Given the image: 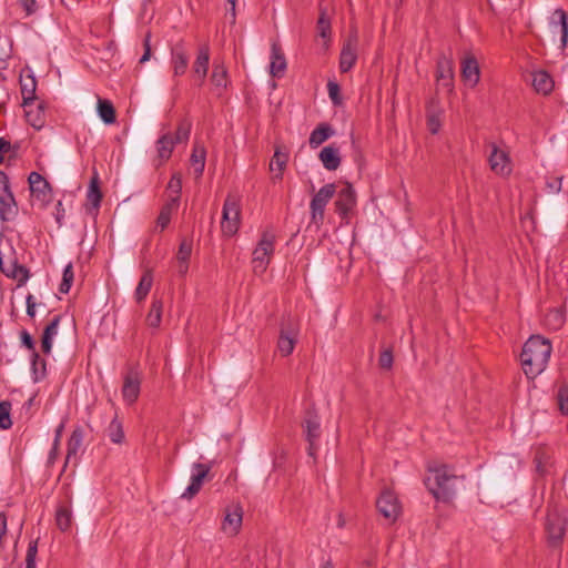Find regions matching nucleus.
<instances>
[{
	"mask_svg": "<svg viewBox=\"0 0 568 568\" xmlns=\"http://www.w3.org/2000/svg\"><path fill=\"white\" fill-rule=\"evenodd\" d=\"M27 16H31L37 11V0H18Z\"/></svg>",
	"mask_w": 568,
	"mask_h": 568,
	"instance_id": "nucleus-57",
	"label": "nucleus"
},
{
	"mask_svg": "<svg viewBox=\"0 0 568 568\" xmlns=\"http://www.w3.org/2000/svg\"><path fill=\"white\" fill-rule=\"evenodd\" d=\"M567 519L557 508L548 509L545 530L550 546L560 545L566 532Z\"/></svg>",
	"mask_w": 568,
	"mask_h": 568,
	"instance_id": "nucleus-6",
	"label": "nucleus"
},
{
	"mask_svg": "<svg viewBox=\"0 0 568 568\" xmlns=\"http://www.w3.org/2000/svg\"><path fill=\"white\" fill-rule=\"evenodd\" d=\"M356 38L348 39V41L342 48L339 55V69L343 73L348 72L356 63Z\"/></svg>",
	"mask_w": 568,
	"mask_h": 568,
	"instance_id": "nucleus-17",
	"label": "nucleus"
},
{
	"mask_svg": "<svg viewBox=\"0 0 568 568\" xmlns=\"http://www.w3.org/2000/svg\"><path fill=\"white\" fill-rule=\"evenodd\" d=\"M73 280H74L73 266H72V263H69L63 270L62 281L59 285V292L62 294H68L72 286Z\"/></svg>",
	"mask_w": 568,
	"mask_h": 568,
	"instance_id": "nucleus-45",
	"label": "nucleus"
},
{
	"mask_svg": "<svg viewBox=\"0 0 568 568\" xmlns=\"http://www.w3.org/2000/svg\"><path fill=\"white\" fill-rule=\"evenodd\" d=\"M11 150V143L4 138H0V164L4 161V154L9 153Z\"/></svg>",
	"mask_w": 568,
	"mask_h": 568,
	"instance_id": "nucleus-60",
	"label": "nucleus"
},
{
	"mask_svg": "<svg viewBox=\"0 0 568 568\" xmlns=\"http://www.w3.org/2000/svg\"><path fill=\"white\" fill-rule=\"evenodd\" d=\"M21 343L23 346H26L29 351L32 352V359H31V368L32 373L36 375V379H38V368L37 363L40 361V355L36 351L34 341L31 334L27 331L21 332Z\"/></svg>",
	"mask_w": 568,
	"mask_h": 568,
	"instance_id": "nucleus-39",
	"label": "nucleus"
},
{
	"mask_svg": "<svg viewBox=\"0 0 568 568\" xmlns=\"http://www.w3.org/2000/svg\"><path fill=\"white\" fill-rule=\"evenodd\" d=\"M83 438H84V432H83L82 427H80V426L75 427L72 430L71 436L68 440L65 465L68 464V462L70 460V458L72 456H77L79 449L82 446Z\"/></svg>",
	"mask_w": 568,
	"mask_h": 568,
	"instance_id": "nucleus-34",
	"label": "nucleus"
},
{
	"mask_svg": "<svg viewBox=\"0 0 568 568\" xmlns=\"http://www.w3.org/2000/svg\"><path fill=\"white\" fill-rule=\"evenodd\" d=\"M488 162L491 171L496 174L507 175L511 172L508 154L499 150L496 144H491V152L488 156Z\"/></svg>",
	"mask_w": 568,
	"mask_h": 568,
	"instance_id": "nucleus-15",
	"label": "nucleus"
},
{
	"mask_svg": "<svg viewBox=\"0 0 568 568\" xmlns=\"http://www.w3.org/2000/svg\"><path fill=\"white\" fill-rule=\"evenodd\" d=\"M152 284H153L152 271L146 270L143 273V275L135 288L134 296H135V300L138 303H141L142 301H144L146 298L148 294L151 291Z\"/></svg>",
	"mask_w": 568,
	"mask_h": 568,
	"instance_id": "nucleus-35",
	"label": "nucleus"
},
{
	"mask_svg": "<svg viewBox=\"0 0 568 568\" xmlns=\"http://www.w3.org/2000/svg\"><path fill=\"white\" fill-rule=\"evenodd\" d=\"M327 92L334 105H339L342 103L341 88L337 82L328 81Z\"/></svg>",
	"mask_w": 568,
	"mask_h": 568,
	"instance_id": "nucleus-53",
	"label": "nucleus"
},
{
	"mask_svg": "<svg viewBox=\"0 0 568 568\" xmlns=\"http://www.w3.org/2000/svg\"><path fill=\"white\" fill-rule=\"evenodd\" d=\"M433 476L425 479V485L434 498L438 501L449 503L456 495V484L463 480L464 476H457L450 471L447 465L430 468Z\"/></svg>",
	"mask_w": 568,
	"mask_h": 568,
	"instance_id": "nucleus-2",
	"label": "nucleus"
},
{
	"mask_svg": "<svg viewBox=\"0 0 568 568\" xmlns=\"http://www.w3.org/2000/svg\"><path fill=\"white\" fill-rule=\"evenodd\" d=\"M554 14L557 16L559 19L558 23L560 26V33H561L560 43H561V48L565 49L567 47V42H568L567 14L562 9H557Z\"/></svg>",
	"mask_w": 568,
	"mask_h": 568,
	"instance_id": "nucleus-47",
	"label": "nucleus"
},
{
	"mask_svg": "<svg viewBox=\"0 0 568 568\" xmlns=\"http://www.w3.org/2000/svg\"><path fill=\"white\" fill-rule=\"evenodd\" d=\"M243 519V510L242 507L236 504L231 507H227L225 510V517L223 521V529H230L233 534H236L241 528Z\"/></svg>",
	"mask_w": 568,
	"mask_h": 568,
	"instance_id": "nucleus-21",
	"label": "nucleus"
},
{
	"mask_svg": "<svg viewBox=\"0 0 568 568\" xmlns=\"http://www.w3.org/2000/svg\"><path fill=\"white\" fill-rule=\"evenodd\" d=\"M26 303H27V314H28V316L34 317V315H36V306H37L34 297L31 294H29L27 296V298H26Z\"/></svg>",
	"mask_w": 568,
	"mask_h": 568,
	"instance_id": "nucleus-61",
	"label": "nucleus"
},
{
	"mask_svg": "<svg viewBox=\"0 0 568 568\" xmlns=\"http://www.w3.org/2000/svg\"><path fill=\"white\" fill-rule=\"evenodd\" d=\"M562 176L548 178L546 181V187L549 193H559L561 190Z\"/></svg>",
	"mask_w": 568,
	"mask_h": 568,
	"instance_id": "nucleus-55",
	"label": "nucleus"
},
{
	"mask_svg": "<svg viewBox=\"0 0 568 568\" xmlns=\"http://www.w3.org/2000/svg\"><path fill=\"white\" fill-rule=\"evenodd\" d=\"M192 240L183 239L180 243L179 251L176 254L178 262L189 263L190 256L192 254Z\"/></svg>",
	"mask_w": 568,
	"mask_h": 568,
	"instance_id": "nucleus-51",
	"label": "nucleus"
},
{
	"mask_svg": "<svg viewBox=\"0 0 568 568\" xmlns=\"http://www.w3.org/2000/svg\"><path fill=\"white\" fill-rule=\"evenodd\" d=\"M205 154L206 152L203 145L194 144L190 161L197 176H201L204 172Z\"/></svg>",
	"mask_w": 568,
	"mask_h": 568,
	"instance_id": "nucleus-36",
	"label": "nucleus"
},
{
	"mask_svg": "<svg viewBox=\"0 0 568 568\" xmlns=\"http://www.w3.org/2000/svg\"><path fill=\"white\" fill-rule=\"evenodd\" d=\"M20 89L22 94V105L24 108H30L37 101L36 90H37V80L32 73L27 75H20Z\"/></svg>",
	"mask_w": 568,
	"mask_h": 568,
	"instance_id": "nucleus-16",
	"label": "nucleus"
},
{
	"mask_svg": "<svg viewBox=\"0 0 568 568\" xmlns=\"http://www.w3.org/2000/svg\"><path fill=\"white\" fill-rule=\"evenodd\" d=\"M317 33L321 38L325 40H329L331 38V20L326 16L325 10H321L317 23H316Z\"/></svg>",
	"mask_w": 568,
	"mask_h": 568,
	"instance_id": "nucleus-44",
	"label": "nucleus"
},
{
	"mask_svg": "<svg viewBox=\"0 0 568 568\" xmlns=\"http://www.w3.org/2000/svg\"><path fill=\"white\" fill-rule=\"evenodd\" d=\"M318 159L327 171H335L341 165L338 148L333 144L324 146L318 154Z\"/></svg>",
	"mask_w": 568,
	"mask_h": 568,
	"instance_id": "nucleus-22",
	"label": "nucleus"
},
{
	"mask_svg": "<svg viewBox=\"0 0 568 568\" xmlns=\"http://www.w3.org/2000/svg\"><path fill=\"white\" fill-rule=\"evenodd\" d=\"M55 523L61 531H67L72 525L71 500L68 505H60L55 511Z\"/></svg>",
	"mask_w": 568,
	"mask_h": 568,
	"instance_id": "nucleus-33",
	"label": "nucleus"
},
{
	"mask_svg": "<svg viewBox=\"0 0 568 568\" xmlns=\"http://www.w3.org/2000/svg\"><path fill=\"white\" fill-rule=\"evenodd\" d=\"M168 190L171 192L170 199H176L178 205L180 204L182 191V176L180 173H174L168 183Z\"/></svg>",
	"mask_w": 568,
	"mask_h": 568,
	"instance_id": "nucleus-48",
	"label": "nucleus"
},
{
	"mask_svg": "<svg viewBox=\"0 0 568 568\" xmlns=\"http://www.w3.org/2000/svg\"><path fill=\"white\" fill-rule=\"evenodd\" d=\"M551 351L552 346L549 339L540 335H532L525 342L520 363L528 378L532 379L546 369Z\"/></svg>",
	"mask_w": 568,
	"mask_h": 568,
	"instance_id": "nucleus-1",
	"label": "nucleus"
},
{
	"mask_svg": "<svg viewBox=\"0 0 568 568\" xmlns=\"http://www.w3.org/2000/svg\"><path fill=\"white\" fill-rule=\"evenodd\" d=\"M190 55L183 42H178L171 49V67L173 77H181L186 72Z\"/></svg>",
	"mask_w": 568,
	"mask_h": 568,
	"instance_id": "nucleus-14",
	"label": "nucleus"
},
{
	"mask_svg": "<svg viewBox=\"0 0 568 568\" xmlns=\"http://www.w3.org/2000/svg\"><path fill=\"white\" fill-rule=\"evenodd\" d=\"M212 83L220 89H225L227 85V70L223 64L215 63L211 74Z\"/></svg>",
	"mask_w": 568,
	"mask_h": 568,
	"instance_id": "nucleus-43",
	"label": "nucleus"
},
{
	"mask_svg": "<svg viewBox=\"0 0 568 568\" xmlns=\"http://www.w3.org/2000/svg\"><path fill=\"white\" fill-rule=\"evenodd\" d=\"M106 434L113 444H122L123 443L124 437H125L124 430H123V425L119 420L116 414L113 417V419L111 420V423L109 424V426L106 428Z\"/></svg>",
	"mask_w": 568,
	"mask_h": 568,
	"instance_id": "nucleus-40",
	"label": "nucleus"
},
{
	"mask_svg": "<svg viewBox=\"0 0 568 568\" xmlns=\"http://www.w3.org/2000/svg\"><path fill=\"white\" fill-rule=\"evenodd\" d=\"M32 196L43 205L51 200L52 187L50 183L38 172H31L28 178Z\"/></svg>",
	"mask_w": 568,
	"mask_h": 568,
	"instance_id": "nucleus-12",
	"label": "nucleus"
},
{
	"mask_svg": "<svg viewBox=\"0 0 568 568\" xmlns=\"http://www.w3.org/2000/svg\"><path fill=\"white\" fill-rule=\"evenodd\" d=\"M60 321L61 315H55L43 331L41 338V349L44 354H50L52 349V338L58 334Z\"/></svg>",
	"mask_w": 568,
	"mask_h": 568,
	"instance_id": "nucleus-26",
	"label": "nucleus"
},
{
	"mask_svg": "<svg viewBox=\"0 0 568 568\" xmlns=\"http://www.w3.org/2000/svg\"><path fill=\"white\" fill-rule=\"evenodd\" d=\"M175 142L170 133L161 135L156 141L158 156L162 162L168 161L171 158Z\"/></svg>",
	"mask_w": 568,
	"mask_h": 568,
	"instance_id": "nucleus-31",
	"label": "nucleus"
},
{
	"mask_svg": "<svg viewBox=\"0 0 568 568\" xmlns=\"http://www.w3.org/2000/svg\"><path fill=\"white\" fill-rule=\"evenodd\" d=\"M275 235L271 232H264L257 243L256 248L253 251L254 270L264 272L270 263L271 256L274 253Z\"/></svg>",
	"mask_w": 568,
	"mask_h": 568,
	"instance_id": "nucleus-7",
	"label": "nucleus"
},
{
	"mask_svg": "<svg viewBox=\"0 0 568 568\" xmlns=\"http://www.w3.org/2000/svg\"><path fill=\"white\" fill-rule=\"evenodd\" d=\"M210 63V48L203 44L199 48L196 59L192 65V74L199 87L203 85Z\"/></svg>",
	"mask_w": 568,
	"mask_h": 568,
	"instance_id": "nucleus-13",
	"label": "nucleus"
},
{
	"mask_svg": "<svg viewBox=\"0 0 568 568\" xmlns=\"http://www.w3.org/2000/svg\"><path fill=\"white\" fill-rule=\"evenodd\" d=\"M462 77L470 87H475L478 83L480 71L475 57H466L462 61Z\"/></svg>",
	"mask_w": 568,
	"mask_h": 568,
	"instance_id": "nucleus-20",
	"label": "nucleus"
},
{
	"mask_svg": "<svg viewBox=\"0 0 568 568\" xmlns=\"http://www.w3.org/2000/svg\"><path fill=\"white\" fill-rule=\"evenodd\" d=\"M200 490H201V487L196 486L195 484L190 483V485L186 487L184 493L181 495V498L192 499Z\"/></svg>",
	"mask_w": 568,
	"mask_h": 568,
	"instance_id": "nucleus-59",
	"label": "nucleus"
},
{
	"mask_svg": "<svg viewBox=\"0 0 568 568\" xmlns=\"http://www.w3.org/2000/svg\"><path fill=\"white\" fill-rule=\"evenodd\" d=\"M0 271L8 277L14 278L18 281V286L26 284V282L30 277L29 270L19 264L17 260L12 261L9 265H4L3 263L0 265Z\"/></svg>",
	"mask_w": 568,
	"mask_h": 568,
	"instance_id": "nucleus-19",
	"label": "nucleus"
},
{
	"mask_svg": "<svg viewBox=\"0 0 568 568\" xmlns=\"http://www.w3.org/2000/svg\"><path fill=\"white\" fill-rule=\"evenodd\" d=\"M336 193V185L328 183L322 186L312 197L310 203L311 224L320 229L324 223L325 207Z\"/></svg>",
	"mask_w": 568,
	"mask_h": 568,
	"instance_id": "nucleus-4",
	"label": "nucleus"
},
{
	"mask_svg": "<svg viewBox=\"0 0 568 568\" xmlns=\"http://www.w3.org/2000/svg\"><path fill=\"white\" fill-rule=\"evenodd\" d=\"M179 207L176 199H169V201L161 207L160 214L158 216L156 223L161 227V230H164L170 221L171 215L174 211H176Z\"/></svg>",
	"mask_w": 568,
	"mask_h": 568,
	"instance_id": "nucleus-37",
	"label": "nucleus"
},
{
	"mask_svg": "<svg viewBox=\"0 0 568 568\" xmlns=\"http://www.w3.org/2000/svg\"><path fill=\"white\" fill-rule=\"evenodd\" d=\"M532 87L542 94H548L554 89V81L546 71H537L532 74Z\"/></svg>",
	"mask_w": 568,
	"mask_h": 568,
	"instance_id": "nucleus-32",
	"label": "nucleus"
},
{
	"mask_svg": "<svg viewBox=\"0 0 568 568\" xmlns=\"http://www.w3.org/2000/svg\"><path fill=\"white\" fill-rule=\"evenodd\" d=\"M286 59L281 47L276 42H273L271 48V75L274 78H282L286 70Z\"/></svg>",
	"mask_w": 568,
	"mask_h": 568,
	"instance_id": "nucleus-18",
	"label": "nucleus"
},
{
	"mask_svg": "<svg viewBox=\"0 0 568 568\" xmlns=\"http://www.w3.org/2000/svg\"><path fill=\"white\" fill-rule=\"evenodd\" d=\"M394 357L390 349H384L378 358V365L382 369H390L393 366Z\"/></svg>",
	"mask_w": 568,
	"mask_h": 568,
	"instance_id": "nucleus-54",
	"label": "nucleus"
},
{
	"mask_svg": "<svg viewBox=\"0 0 568 568\" xmlns=\"http://www.w3.org/2000/svg\"><path fill=\"white\" fill-rule=\"evenodd\" d=\"M24 109L28 123L34 129L40 130L45 122V108L43 102L34 103L32 106Z\"/></svg>",
	"mask_w": 568,
	"mask_h": 568,
	"instance_id": "nucleus-24",
	"label": "nucleus"
},
{
	"mask_svg": "<svg viewBox=\"0 0 568 568\" xmlns=\"http://www.w3.org/2000/svg\"><path fill=\"white\" fill-rule=\"evenodd\" d=\"M226 2L230 4V9L227 10L226 16L230 14L231 22L234 23L235 19H236V9L235 8H236L237 0H226Z\"/></svg>",
	"mask_w": 568,
	"mask_h": 568,
	"instance_id": "nucleus-63",
	"label": "nucleus"
},
{
	"mask_svg": "<svg viewBox=\"0 0 568 568\" xmlns=\"http://www.w3.org/2000/svg\"><path fill=\"white\" fill-rule=\"evenodd\" d=\"M141 390V376L135 367L129 368L123 377L122 397L128 405L134 404Z\"/></svg>",
	"mask_w": 568,
	"mask_h": 568,
	"instance_id": "nucleus-8",
	"label": "nucleus"
},
{
	"mask_svg": "<svg viewBox=\"0 0 568 568\" xmlns=\"http://www.w3.org/2000/svg\"><path fill=\"white\" fill-rule=\"evenodd\" d=\"M381 515L395 521L400 513V506L396 495L390 490H384L376 501Z\"/></svg>",
	"mask_w": 568,
	"mask_h": 568,
	"instance_id": "nucleus-11",
	"label": "nucleus"
},
{
	"mask_svg": "<svg viewBox=\"0 0 568 568\" xmlns=\"http://www.w3.org/2000/svg\"><path fill=\"white\" fill-rule=\"evenodd\" d=\"M302 427L305 440L308 443L307 453L311 457H315L318 450L322 428L321 418L314 405L305 410Z\"/></svg>",
	"mask_w": 568,
	"mask_h": 568,
	"instance_id": "nucleus-3",
	"label": "nucleus"
},
{
	"mask_svg": "<svg viewBox=\"0 0 568 568\" xmlns=\"http://www.w3.org/2000/svg\"><path fill=\"white\" fill-rule=\"evenodd\" d=\"M97 112L104 124L110 125L116 121V112L111 101L98 98Z\"/></svg>",
	"mask_w": 568,
	"mask_h": 568,
	"instance_id": "nucleus-30",
	"label": "nucleus"
},
{
	"mask_svg": "<svg viewBox=\"0 0 568 568\" xmlns=\"http://www.w3.org/2000/svg\"><path fill=\"white\" fill-rule=\"evenodd\" d=\"M211 470V464L194 463L192 465L191 483L202 487L205 477Z\"/></svg>",
	"mask_w": 568,
	"mask_h": 568,
	"instance_id": "nucleus-41",
	"label": "nucleus"
},
{
	"mask_svg": "<svg viewBox=\"0 0 568 568\" xmlns=\"http://www.w3.org/2000/svg\"><path fill=\"white\" fill-rule=\"evenodd\" d=\"M288 160V154L285 152H282L280 149H276L274 152V155L270 163V169L273 171L275 168L278 170V173L275 174V179L281 180L283 176V170L286 166Z\"/></svg>",
	"mask_w": 568,
	"mask_h": 568,
	"instance_id": "nucleus-42",
	"label": "nucleus"
},
{
	"mask_svg": "<svg viewBox=\"0 0 568 568\" xmlns=\"http://www.w3.org/2000/svg\"><path fill=\"white\" fill-rule=\"evenodd\" d=\"M191 128L192 123L186 119L179 123L175 135L173 136L175 144L186 142L189 140Z\"/></svg>",
	"mask_w": 568,
	"mask_h": 568,
	"instance_id": "nucleus-46",
	"label": "nucleus"
},
{
	"mask_svg": "<svg viewBox=\"0 0 568 568\" xmlns=\"http://www.w3.org/2000/svg\"><path fill=\"white\" fill-rule=\"evenodd\" d=\"M356 205V193L351 183L345 185L338 191L335 201V211L343 219H348L351 212Z\"/></svg>",
	"mask_w": 568,
	"mask_h": 568,
	"instance_id": "nucleus-10",
	"label": "nucleus"
},
{
	"mask_svg": "<svg viewBox=\"0 0 568 568\" xmlns=\"http://www.w3.org/2000/svg\"><path fill=\"white\" fill-rule=\"evenodd\" d=\"M241 206L240 200L229 194L222 210L221 230L224 235L233 236L240 227Z\"/></svg>",
	"mask_w": 568,
	"mask_h": 568,
	"instance_id": "nucleus-5",
	"label": "nucleus"
},
{
	"mask_svg": "<svg viewBox=\"0 0 568 568\" xmlns=\"http://www.w3.org/2000/svg\"><path fill=\"white\" fill-rule=\"evenodd\" d=\"M87 201L91 204L92 209L95 211L99 210L102 201V192L100 189V179L97 171L93 172V175L90 179V184L87 192Z\"/></svg>",
	"mask_w": 568,
	"mask_h": 568,
	"instance_id": "nucleus-27",
	"label": "nucleus"
},
{
	"mask_svg": "<svg viewBox=\"0 0 568 568\" xmlns=\"http://www.w3.org/2000/svg\"><path fill=\"white\" fill-rule=\"evenodd\" d=\"M11 403L8 400L0 402V429H9L12 426L10 416Z\"/></svg>",
	"mask_w": 568,
	"mask_h": 568,
	"instance_id": "nucleus-49",
	"label": "nucleus"
},
{
	"mask_svg": "<svg viewBox=\"0 0 568 568\" xmlns=\"http://www.w3.org/2000/svg\"><path fill=\"white\" fill-rule=\"evenodd\" d=\"M335 134V131L328 123H320L312 132L308 139L312 149L318 148L322 143Z\"/></svg>",
	"mask_w": 568,
	"mask_h": 568,
	"instance_id": "nucleus-25",
	"label": "nucleus"
},
{
	"mask_svg": "<svg viewBox=\"0 0 568 568\" xmlns=\"http://www.w3.org/2000/svg\"><path fill=\"white\" fill-rule=\"evenodd\" d=\"M0 191H2L3 194L7 195L13 194L10 189L9 176L3 171H0Z\"/></svg>",
	"mask_w": 568,
	"mask_h": 568,
	"instance_id": "nucleus-58",
	"label": "nucleus"
},
{
	"mask_svg": "<svg viewBox=\"0 0 568 568\" xmlns=\"http://www.w3.org/2000/svg\"><path fill=\"white\" fill-rule=\"evenodd\" d=\"M296 344V338L293 329L281 328L277 348L282 356H288L293 353Z\"/></svg>",
	"mask_w": 568,
	"mask_h": 568,
	"instance_id": "nucleus-28",
	"label": "nucleus"
},
{
	"mask_svg": "<svg viewBox=\"0 0 568 568\" xmlns=\"http://www.w3.org/2000/svg\"><path fill=\"white\" fill-rule=\"evenodd\" d=\"M556 400L559 412L568 415V384H564L558 388Z\"/></svg>",
	"mask_w": 568,
	"mask_h": 568,
	"instance_id": "nucleus-50",
	"label": "nucleus"
},
{
	"mask_svg": "<svg viewBox=\"0 0 568 568\" xmlns=\"http://www.w3.org/2000/svg\"><path fill=\"white\" fill-rule=\"evenodd\" d=\"M151 34L148 33L143 40V47H144V52L142 54V57L140 58V63H144L146 61L150 60L151 58Z\"/></svg>",
	"mask_w": 568,
	"mask_h": 568,
	"instance_id": "nucleus-56",
	"label": "nucleus"
},
{
	"mask_svg": "<svg viewBox=\"0 0 568 568\" xmlns=\"http://www.w3.org/2000/svg\"><path fill=\"white\" fill-rule=\"evenodd\" d=\"M38 554V539L31 540L28 545L24 568H37L36 558Z\"/></svg>",
	"mask_w": 568,
	"mask_h": 568,
	"instance_id": "nucleus-52",
	"label": "nucleus"
},
{
	"mask_svg": "<svg viewBox=\"0 0 568 568\" xmlns=\"http://www.w3.org/2000/svg\"><path fill=\"white\" fill-rule=\"evenodd\" d=\"M55 209H57V216H55V219H57L58 224L61 225L62 224L61 221H62V219L64 216V209H63V205H62L61 201H59L57 203Z\"/></svg>",
	"mask_w": 568,
	"mask_h": 568,
	"instance_id": "nucleus-64",
	"label": "nucleus"
},
{
	"mask_svg": "<svg viewBox=\"0 0 568 568\" xmlns=\"http://www.w3.org/2000/svg\"><path fill=\"white\" fill-rule=\"evenodd\" d=\"M440 114L442 110L439 108L438 101L436 99H432L428 102L426 109L427 129L432 134H437L440 130Z\"/></svg>",
	"mask_w": 568,
	"mask_h": 568,
	"instance_id": "nucleus-23",
	"label": "nucleus"
},
{
	"mask_svg": "<svg viewBox=\"0 0 568 568\" xmlns=\"http://www.w3.org/2000/svg\"><path fill=\"white\" fill-rule=\"evenodd\" d=\"M163 311L162 300L153 298L150 311L146 315V324L150 327L158 328L161 324Z\"/></svg>",
	"mask_w": 568,
	"mask_h": 568,
	"instance_id": "nucleus-38",
	"label": "nucleus"
},
{
	"mask_svg": "<svg viewBox=\"0 0 568 568\" xmlns=\"http://www.w3.org/2000/svg\"><path fill=\"white\" fill-rule=\"evenodd\" d=\"M18 214V205L13 194L0 195V219L10 221Z\"/></svg>",
	"mask_w": 568,
	"mask_h": 568,
	"instance_id": "nucleus-29",
	"label": "nucleus"
},
{
	"mask_svg": "<svg viewBox=\"0 0 568 568\" xmlns=\"http://www.w3.org/2000/svg\"><path fill=\"white\" fill-rule=\"evenodd\" d=\"M45 361L43 358L40 357V361L37 363V368H38V379H36V375L33 374V379L36 382H39L40 379H42L44 376H45Z\"/></svg>",
	"mask_w": 568,
	"mask_h": 568,
	"instance_id": "nucleus-62",
	"label": "nucleus"
},
{
	"mask_svg": "<svg viewBox=\"0 0 568 568\" xmlns=\"http://www.w3.org/2000/svg\"><path fill=\"white\" fill-rule=\"evenodd\" d=\"M437 85L452 92L454 89V62L445 54H440L436 63Z\"/></svg>",
	"mask_w": 568,
	"mask_h": 568,
	"instance_id": "nucleus-9",
	"label": "nucleus"
}]
</instances>
